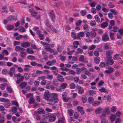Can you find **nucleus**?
<instances>
[{
    "mask_svg": "<svg viewBox=\"0 0 123 123\" xmlns=\"http://www.w3.org/2000/svg\"><path fill=\"white\" fill-rule=\"evenodd\" d=\"M19 31L22 32H25L26 30L25 28L23 27L20 26L19 27Z\"/></svg>",
    "mask_w": 123,
    "mask_h": 123,
    "instance_id": "48",
    "label": "nucleus"
},
{
    "mask_svg": "<svg viewBox=\"0 0 123 123\" xmlns=\"http://www.w3.org/2000/svg\"><path fill=\"white\" fill-rule=\"evenodd\" d=\"M101 39L99 37H98L95 38L94 40V42L95 43L99 42L100 41Z\"/></svg>",
    "mask_w": 123,
    "mask_h": 123,
    "instance_id": "51",
    "label": "nucleus"
},
{
    "mask_svg": "<svg viewBox=\"0 0 123 123\" xmlns=\"http://www.w3.org/2000/svg\"><path fill=\"white\" fill-rule=\"evenodd\" d=\"M77 51L76 52L77 53H79L81 54L83 52V50L81 48H78L77 49Z\"/></svg>",
    "mask_w": 123,
    "mask_h": 123,
    "instance_id": "53",
    "label": "nucleus"
},
{
    "mask_svg": "<svg viewBox=\"0 0 123 123\" xmlns=\"http://www.w3.org/2000/svg\"><path fill=\"white\" fill-rule=\"evenodd\" d=\"M80 13L83 16H84L86 14V12L85 10H82L81 11Z\"/></svg>",
    "mask_w": 123,
    "mask_h": 123,
    "instance_id": "56",
    "label": "nucleus"
},
{
    "mask_svg": "<svg viewBox=\"0 0 123 123\" xmlns=\"http://www.w3.org/2000/svg\"><path fill=\"white\" fill-rule=\"evenodd\" d=\"M97 31L98 33L100 35L102 34L103 32V30L101 29H98Z\"/></svg>",
    "mask_w": 123,
    "mask_h": 123,
    "instance_id": "62",
    "label": "nucleus"
},
{
    "mask_svg": "<svg viewBox=\"0 0 123 123\" xmlns=\"http://www.w3.org/2000/svg\"><path fill=\"white\" fill-rule=\"evenodd\" d=\"M82 22V21L81 20H79L75 23V25L76 26H80L81 25Z\"/></svg>",
    "mask_w": 123,
    "mask_h": 123,
    "instance_id": "43",
    "label": "nucleus"
},
{
    "mask_svg": "<svg viewBox=\"0 0 123 123\" xmlns=\"http://www.w3.org/2000/svg\"><path fill=\"white\" fill-rule=\"evenodd\" d=\"M3 105L5 107L8 108L10 107V106L11 105V104L10 102L5 103L3 104Z\"/></svg>",
    "mask_w": 123,
    "mask_h": 123,
    "instance_id": "29",
    "label": "nucleus"
},
{
    "mask_svg": "<svg viewBox=\"0 0 123 123\" xmlns=\"http://www.w3.org/2000/svg\"><path fill=\"white\" fill-rule=\"evenodd\" d=\"M56 119V117L55 115H52L50 116L49 119V121L51 122H53Z\"/></svg>",
    "mask_w": 123,
    "mask_h": 123,
    "instance_id": "13",
    "label": "nucleus"
},
{
    "mask_svg": "<svg viewBox=\"0 0 123 123\" xmlns=\"http://www.w3.org/2000/svg\"><path fill=\"white\" fill-rule=\"evenodd\" d=\"M108 6L109 7L111 8L114 7L113 4L111 2H110L108 4Z\"/></svg>",
    "mask_w": 123,
    "mask_h": 123,
    "instance_id": "63",
    "label": "nucleus"
},
{
    "mask_svg": "<svg viewBox=\"0 0 123 123\" xmlns=\"http://www.w3.org/2000/svg\"><path fill=\"white\" fill-rule=\"evenodd\" d=\"M94 100V99L92 97H89L88 99V101L89 103H92Z\"/></svg>",
    "mask_w": 123,
    "mask_h": 123,
    "instance_id": "41",
    "label": "nucleus"
},
{
    "mask_svg": "<svg viewBox=\"0 0 123 123\" xmlns=\"http://www.w3.org/2000/svg\"><path fill=\"white\" fill-rule=\"evenodd\" d=\"M16 18H15L14 16L12 15L9 16L7 18V20L10 21H13L14 20H16Z\"/></svg>",
    "mask_w": 123,
    "mask_h": 123,
    "instance_id": "15",
    "label": "nucleus"
},
{
    "mask_svg": "<svg viewBox=\"0 0 123 123\" xmlns=\"http://www.w3.org/2000/svg\"><path fill=\"white\" fill-rule=\"evenodd\" d=\"M102 110V108L100 107H99L95 110V112L96 114H99L101 113Z\"/></svg>",
    "mask_w": 123,
    "mask_h": 123,
    "instance_id": "17",
    "label": "nucleus"
},
{
    "mask_svg": "<svg viewBox=\"0 0 123 123\" xmlns=\"http://www.w3.org/2000/svg\"><path fill=\"white\" fill-rule=\"evenodd\" d=\"M7 84L6 83L2 84L0 86V88L2 90H4L6 86L7 85Z\"/></svg>",
    "mask_w": 123,
    "mask_h": 123,
    "instance_id": "45",
    "label": "nucleus"
},
{
    "mask_svg": "<svg viewBox=\"0 0 123 123\" xmlns=\"http://www.w3.org/2000/svg\"><path fill=\"white\" fill-rule=\"evenodd\" d=\"M50 70L52 71L53 73H54L55 75H56L58 74L57 73L59 71V70L56 67L53 66L51 68Z\"/></svg>",
    "mask_w": 123,
    "mask_h": 123,
    "instance_id": "8",
    "label": "nucleus"
},
{
    "mask_svg": "<svg viewBox=\"0 0 123 123\" xmlns=\"http://www.w3.org/2000/svg\"><path fill=\"white\" fill-rule=\"evenodd\" d=\"M69 86L70 88L72 89H74L75 86V85L73 83H71L70 84Z\"/></svg>",
    "mask_w": 123,
    "mask_h": 123,
    "instance_id": "54",
    "label": "nucleus"
},
{
    "mask_svg": "<svg viewBox=\"0 0 123 123\" xmlns=\"http://www.w3.org/2000/svg\"><path fill=\"white\" fill-rule=\"evenodd\" d=\"M24 79V77L23 76H22L21 78L18 79H17V80L16 81V83L17 84H18L20 82L22 81H23V80Z\"/></svg>",
    "mask_w": 123,
    "mask_h": 123,
    "instance_id": "26",
    "label": "nucleus"
},
{
    "mask_svg": "<svg viewBox=\"0 0 123 123\" xmlns=\"http://www.w3.org/2000/svg\"><path fill=\"white\" fill-rule=\"evenodd\" d=\"M51 94L49 91H47L45 92L43 96V98L48 102L50 98L51 97Z\"/></svg>",
    "mask_w": 123,
    "mask_h": 123,
    "instance_id": "3",
    "label": "nucleus"
},
{
    "mask_svg": "<svg viewBox=\"0 0 123 123\" xmlns=\"http://www.w3.org/2000/svg\"><path fill=\"white\" fill-rule=\"evenodd\" d=\"M94 18L95 19L96 21L97 22L99 23L100 21V19L97 15H96L95 16Z\"/></svg>",
    "mask_w": 123,
    "mask_h": 123,
    "instance_id": "58",
    "label": "nucleus"
},
{
    "mask_svg": "<svg viewBox=\"0 0 123 123\" xmlns=\"http://www.w3.org/2000/svg\"><path fill=\"white\" fill-rule=\"evenodd\" d=\"M85 59L84 58V56L83 55H80L79 59V61L80 62H83L85 61Z\"/></svg>",
    "mask_w": 123,
    "mask_h": 123,
    "instance_id": "44",
    "label": "nucleus"
},
{
    "mask_svg": "<svg viewBox=\"0 0 123 123\" xmlns=\"http://www.w3.org/2000/svg\"><path fill=\"white\" fill-rule=\"evenodd\" d=\"M80 45V43L78 41H74L73 43V47L75 48L76 49L78 47V45Z\"/></svg>",
    "mask_w": 123,
    "mask_h": 123,
    "instance_id": "14",
    "label": "nucleus"
},
{
    "mask_svg": "<svg viewBox=\"0 0 123 123\" xmlns=\"http://www.w3.org/2000/svg\"><path fill=\"white\" fill-rule=\"evenodd\" d=\"M102 39L103 41L106 42L109 40L108 36L107 33H105L103 34L102 37Z\"/></svg>",
    "mask_w": 123,
    "mask_h": 123,
    "instance_id": "9",
    "label": "nucleus"
},
{
    "mask_svg": "<svg viewBox=\"0 0 123 123\" xmlns=\"http://www.w3.org/2000/svg\"><path fill=\"white\" fill-rule=\"evenodd\" d=\"M8 72L6 69H4L2 71V74L5 75H7V74H8Z\"/></svg>",
    "mask_w": 123,
    "mask_h": 123,
    "instance_id": "40",
    "label": "nucleus"
},
{
    "mask_svg": "<svg viewBox=\"0 0 123 123\" xmlns=\"http://www.w3.org/2000/svg\"><path fill=\"white\" fill-rule=\"evenodd\" d=\"M14 27V25H9L7 26V29L8 30H10L12 29Z\"/></svg>",
    "mask_w": 123,
    "mask_h": 123,
    "instance_id": "33",
    "label": "nucleus"
},
{
    "mask_svg": "<svg viewBox=\"0 0 123 123\" xmlns=\"http://www.w3.org/2000/svg\"><path fill=\"white\" fill-rule=\"evenodd\" d=\"M46 77L49 80H52L53 79V76L52 75L47 74L46 75Z\"/></svg>",
    "mask_w": 123,
    "mask_h": 123,
    "instance_id": "57",
    "label": "nucleus"
},
{
    "mask_svg": "<svg viewBox=\"0 0 123 123\" xmlns=\"http://www.w3.org/2000/svg\"><path fill=\"white\" fill-rule=\"evenodd\" d=\"M76 33L74 31L71 32L72 37L73 38L76 39L78 38L76 37Z\"/></svg>",
    "mask_w": 123,
    "mask_h": 123,
    "instance_id": "34",
    "label": "nucleus"
},
{
    "mask_svg": "<svg viewBox=\"0 0 123 123\" xmlns=\"http://www.w3.org/2000/svg\"><path fill=\"white\" fill-rule=\"evenodd\" d=\"M84 35V32H80L77 34V36L79 37H83Z\"/></svg>",
    "mask_w": 123,
    "mask_h": 123,
    "instance_id": "37",
    "label": "nucleus"
},
{
    "mask_svg": "<svg viewBox=\"0 0 123 123\" xmlns=\"http://www.w3.org/2000/svg\"><path fill=\"white\" fill-rule=\"evenodd\" d=\"M109 108L106 107L103 111V112L107 114H108L109 113Z\"/></svg>",
    "mask_w": 123,
    "mask_h": 123,
    "instance_id": "35",
    "label": "nucleus"
},
{
    "mask_svg": "<svg viewBox=\"0 0 123 123\" xmlns=\"http://www.w3.org/2000/svg\"><path fill=\"white\" fill-rule=\"evenodd\" d=\"M100 118L101 119V123H108V121L105 118H103V116H100Z\"/></svg>",
    "mask_w": 123,
    "mask_h": 123,
    "instance_id": "21",
    "label": "nucleus"
},
{
    "mask_svg": "<svg viewBox=\"0 0 123 123\" xmlns=\"http://www.w3.org/2000/svg\"><path fill=\"white\" fill-rule=\"evenodd\" d=\"M116 117V116L115 114H112L110 117V118L111 121L112 122L114 121Z\"/></svg>",
    "mask_w": 123,
    "mask_h": 123,
    "instance_id": "32",
    "label": "nucleus"
},
{
    "mask_svg": "<svg viewBox=\"0 0 123 123\" xmlns=\"http://www.w3.org/2000/svg\"><path fill=\"white\" fill-rule=\"evenodd\" d=\"M50 15L52 19V21L53 22H54V20L53 19L55 18V17L54 13L53 12V10L51 11V12H50Z\"/></svg>",
    "mask_w": 123,
    "mask_h": 123,
    "instance_id": "19",
    "label": "nucleus"
},
{
    "mask_svg": "<svg viewBox=\"0 0 123 123\" xmlns=\"http://www.w3.org/2000/svg\"><path fill=\"white\" fill-rule=\"evenodd\" d=\"M21 46L23 47L26 48L29 47L30 45V43L26 42H25L21 43Z\"/></svg>",
    "mask_w": 123,
    "mask_h": 123,
    "instance_id": "11",
    "label": "nucleus"
},
{
    "mask_svg": "<svg viewBox=\"0 0 123 123\" xmlns=\"http://www.w3.org/2000/svg\"><path fill=\"white\" fill-rule=\"evenodd\" d=\"M28 59L32 61L35 60L36 59L35 57L33 55H29L27 57Z\"/></svg>",
    "mask_w": 123,
    "mask_h": 123,
    "instance_id": "31",
    "label": "nucleus"
},
{
    "mask_svg": "<svg viewBox=\"0 0 123 123\" xmlns=\"http://www.w3.org/2000/svg\"><path fill=\"white\" fill-rule=\"evenodd\" d=\"M96 22L95 20L91 21L90 22V25L92 26H94L96 25Z\"/></svg>",
    "mask_w": 123,
    "mask_h": 123,
    "instance_id": "47",
    "label": "nucleus"
},
{
    "mask_svg": "<svg viewBox=\"0 0 123 123\" xmlns=\"http://www.w3.org/2000/svg\"><path fill=\"white\" fill-rule=\"evenodd\" d=\"M83 28L85 31H88V26L87 25L85 24L83 26Z\"/></svg>",
    "mask_w": 123,
    "mask_h": 123,
    "instance_id": "27",
    "label": "nucleus"
},
{
    "mask_svg": "<svg viewBox=\"0 0 123 123\" xmlns=\"http://www.w3.org/2000/svg\"><path fill=\"white\" fill-rule=\"evenodd\" d=\"M110 11L111 12L113 13L114 15H117V14L118 12L117 11H115L113 9H111Z\"/></svg>",
    "mask_w": 123,
    "mask_h": 123,
    "instance_id": "61",
    "label": "nucleus"
},
{
    "mask_svg": "<svg viewBox=\"0 0 123 123\" xmlns=\"http://www.w3.org/2000/svg\"><path fill=\"white\" fill-rule=\"evenodd\" d=\"M107 68L110 72V74L113 72L114 71V69L111 67L110 66L108 67Z\"/></svg>",
    "mask_w": 123,
    "mask_h": 123,
    "instance_id": "38",
    "label": "nucleus"
},
{
    "mask_svg": "<svg viewBox=\"0 0 123 123\" xmlns=\"http://www.w3.org/2000/svg\"><path fill=\"white\" fill-rule=\"evenodd\" d=\"M99 91L101 92H104L106 94H107L108 93V92L107 90L103 87H102L101 88L99 89Z\"/></svg>",
    "mask_w": 123,
    "mask_h": 123,
    "instance_id": "23",
    "label": "nucleus"
},
{
    "mask_svg": "<svg viewBox=\"0 0 123 123\" xmlns=\"http://www.w3.org/2000/svg\"><path fill=\"white\" fill-rule=\"evenodd\" d=\"M89 94L90 95H94L96 93V92L93 90H90L89 91Z\"/></svg>",
    "mask_w": 123,
    "mask_h": 123,
    "instance_id": "46",
    "label": "nucleus"
},
{
    "mask_svg": "<svg viewBox=\"0 0 123 123\" xmlns=\"http://www.w3.org/2000/svg\"><path fill=\"white\" fill-rule=\"evenodd\" d=\"M68 112L69 115L70 116H72L73 114V110L71 109H69L68 110Z\"/></svg>",
    "mask_w": 123,
    "mask_h": 123,
    "instance_id": "50",
    "label": "nucleus"
},
{
    "mask_svg": "<svg viewBox=\"0 0 123 123\" xmlns=\"http://www.w3.org/2000/svg\"><path fill=\"white\" fill-rule=\"evenodd\" d=\"M118 32L117 35V39H120L123 36V29H121L118 31Z\"/></svg>",
    "mask_w": 123,
    "mask_h": 123,
    "instance_id": "5",
    "label": "nucleus"
},
{
    "mask_svg": "<svg viewBox=\"0 0 123 123\" xmlns=\"http://www.w3.org/2000/svg\"><path fill=\"white\" fill-rule=\"evenodd\" d=\"M113 52V51L112 50H108L106 52L105 58L106 60L111 65L113 64L114 63L111 56Z\"/></svg>",
    "mask_w": 123,
    "mask_h": 123,
    "instance_id": "1",
    "label": "nucleus"
},
{
    "mask_svg": "<svg viewBox=\"0 0 123 123\" xmlns=\"http://www.w3.org/2000/svg\"><path fill=\"white\" fill-rule=\"evenodd\" d=\"M113 58L114 60H118L119 58L118 54H117L114 55L113 57Z\"/></svg>",
    "mask_w": 123,
    "mask_h": 123,
    "instance_id": "52",
    "label": "nucleus"
},
{
    "mask_svg": "<svg viewBox=\"0 0 123 123\" xmlns=\"http://www.w3.org/2000/svg\"><path fill=\"white\" fill-rule=\"evenodd\" d=\"M82 99L83 103H85L87 101V98L85 96H83L82 97Z\"/></svg>",
    "mask_w": 123,
    "mask_h": 123,
    "instance_id": "59",
    "label": "nucleus"
},
{
    "mask_svg": "<svg viewBox=\"0 0 123 123\" xmlns=\"http://www.w3.org/2000/svg\"><path fill=\"white\" fill-rule=\"evenodd\" d=\"M0 101L1 102L6 103L10 102L9 99L3 98H1L0 99Z\"/></svg>",
    "mask_w": 123,
    "mask_h": 123,
    "instance_id": "25",
    "label": "nucleus"
},
{
    "mask_svg": "<svg viewBox=\"0 0 123 123\" xmlns=\"http://www.w3.org/2000/svg\"><path fill=\"white\" fill-rule=\"evenodd\" d=\"M27 83L25 82L21 83L19 84V86L21 88L25 87L27 85Z\"/></svg>",
    "mask_w": 123,
    "mask_h": 123,
    "instance_id": "30",
    "label": "nucleus"
},
{
    "mask_svg": "<svg viewBox=\"0 0 123 123\" xmlns=\"http://www.w3.org/2000/svg\"><path fill=\"white\" fill-rule=\"evenodd\" d=\"M29 12L31 13V15L34 18H35L37 15V12L34 11V9L31 8L29 10Z\"/></svg>",
    "mask_w": 123,
    "mask_h": 123,
    "instance_id": "7",
    "label": "nucleus"
},
{
    "mask_svg": "<svg viewBox=\"0 0 123 123\" xmlns=\"http://www.w3.org/2000/svg\"><path fill=\"white\" fill-rule=\"evenodd\" d=\"M58 95L57 93H53L51 94V97L48 101V104L49 105H53L57 103L59 99L57 98Z\"/></svg>",
    "mask_w": 123,
    "mask_h": 123,
    "instance_id": "2",
    "label": "nucleus"
},
{
    "mask_svg": "<svg viewBox=\"0 0 123 123\" xmlns=\"http://www.w3.org/2000/svg\"><path fill=\"white\" fill-rule=\"evenodd\" d=\"M27 52L29 54H33L34 51L32 50L31 48H29L26 49Z\"/></svg>",
    "mask_w": 123,
    "mask_h": 123,
    "instance_id": "22",
    "label": "nucleus"
},
{
    "mask_svg": "<svg viewBox=\"0 0 123 123\" xmlns=\"http://www.w3.org/2000/svg\"><path fill=\"white\" fill-rule=\"evenodd\" d=\"M67 86V84L66 83L62 84L61 85V87L62 89H64Z\"/></svg>",
    "mask_w": 123,
    "mask_h": 123,
    "instance_id": "49",
    "label": "nucleus"
},
{
    "mask_svg": "<svg viewBox=\"0 0 123 123\" xmlns=\"http://www.w3.org/2000/svg\"><path fill=\"white\" fill-rule=\"evenodd\" d=\"M53 83V84L55 86H57L59 84L58 83V81L54 79L52 81Z\"/></svg>",
    "mask_w": 123,
    "mask_h": 123,
    "instance_id": "42",
    "label": "nucleus"
},
{
    "mask_svg": "<svg viewBox=\"0 0 123 123\" xmlns=\"http://www.w3.org/2000/svg\"><path fill=\"white\" fill-rule=\"evenodd\" d=\"M20 55L21 57L22 58H25L26 55V52L24 51H21Z\"/></svg>",
    "mask_w": 123,
    "mask_h": 123,
    "instance_id": "28",
    "label": "nucleus"
},
{
    "mask_svg": "<svg viewBox=\"0 0 123 123\" xmlns=\"http://www.w3.org/2000/svg\"><path fill=\"white\" fill-rule=\"evenodd\" d=\"M108 25V23L107 22H104L101 25V26L103 28H104L106 27Z\"/></svg>",
    "mask_w": 123,
    "mask_h": 123,
    "instance_id": "18",
    "label": "nucleus"
},
{
    "mask_svg": "<svg viewBox=\"0 0 123 123\" xmlns=\"http://www.w3.org/2000/svg\"><path fill=\"white\" fill-rule=\"evenodd\" d=\"M100 103V101H95L93 102L92 105L93 106H96L99 105Z\"/></svg>",
    "mask_w": 123,
    "mask_h": 123,
    "instance_id": "36",
    "label": "nucleus"
},
{
    "mask_svg": "<svg viewBox=\"0 0 123 123\" xmlns=\"http://www.w3.org/2000/svg\"><path fill=\"white\" fill-rule=\"evenodd\" d=\"M15 68L13 67H12L10 68L8 72V74L10 77L12 76L13 74L15 73Z\"/></svg>",
    "mask_w": 123,
    "mask_h": 123,
    "instance_id": "6",
    "label": "nucleus"
},
{
    "mask_svg": "<svg viewBox=\"0 0 123 123\" xmlns=\"http://www.w3.org/2000/svg\"><path fill=\"white\" fill-rule=\"evenodd\" d=\"M38 111L34 112V113L33 115L35 116L37 114H44L45 111L44 109L42 108H39L37 109Z\"/></svg>",
    "mask_w": 123,
    "mask_h": 123,
    "instance_id": "4",
    "label": "nucleus"
},
{
    "mask_svg": "<svg viewBox=\"0 0 123 123\" xmlns=\"http://www.w3.org/2000/svg\"><path fill=\"white\" fill-rule=\"evenodd\" d=\"M65 119L62 117H60L58 120L57 122L55 123H65L64 122Z\"/></svg>",
    "mask_w": 123,
    "mask_h": 123,
    "instance_id": "16",
    "label": "nucleus"
},
{
    "mask_svg": "<svg viewBox=\"0 0 123 123\" xmlns=\"http://www.w3.org/2000/svg\"><path fill=\"white\" fill-rule=\"evenodd\" d=\"M57 80L59 81L62 82L64 81V79L63 77L61 74H58L57 77Z\"/></svg>",
    "mask_w": 123,
    "mask_h": 123,
    "instance_id": "12",
    "label": "nucleus"
},
{
    "mask_svg": "<svg viewBox=\"0 0 123 123\" xmlns=\"http://www.w3.org/2000/svg\"><path fill=\"white\" fill-rule=\"evenodd\" d=\"M77 88L78 90V92L79 94H82L84 93V90L83 88L79 86H77Z\"/></svg>",
    "mask_w": 123,
    "mask_h": 123,
    "instance_id": "10",
    "label": "nucleus"
},
{
    "mask_svg": "<svg viewBox=\"0 0 123 123\" xmlns=\"http://www.w3.org/2000/svg\"><path fill=\"white\" fill-rule=\"evenodd\" d=\"M100 60V58L98 56L95 57L94 59V62L97 64H98L99 63Z\"/></svg>",
    "mask_w": 123,
    "mask_h": 123,
    "instance_id": "20",
    "label": "nucleus"
},
{
    "mask_svg": "<svg viewBox=\"0 0 123 123\" xmlns=\"http://www.w3.org/2000/svg\"><path fill=\"white\" fill-rule=\"evenodd\" d=\"M104 48L106 49H110L111 46L110 45L105 44L104 46Z\"/></svg>",
    "mask_w": 123,
    "mask_h": 123,
    "instance_id": "60",
    "label": "nucleus"
},
{
    "mask_svg": "<svg viewBox=\"0 0 123 123\" xmlns=\"http://www.w3.org/2000/svg\"><path fill=\"white\" fill-rule=\"evenodd\" d=\"M91 37L92 38H94L96 35L97 34L95 31H91L90 32Z\"/></svg>",
    "mask_w": 123,
    "mask_h": 123,
    "instance_id": "39",
    "label": "nucleus"
},
{
    "mask_svg": "<svg viewBox=\"0 0 123 123\" xmlns=\"http://www.w3.org/2000/svg\"><path fill=\"white\" fill-rule=\"evenodd\" d=\"M61 60L62 61H64L66 59V57L64 56H62L61 55H60L59 56Z\"/></svg>",
    "mask_w": 123,
    "mask_h": 123,
    "instance_id": "55",
    "label": "nucleus"
},
{
    "mask_svg": "<svg viewBox=\"0 0 123 123\" xmlns=\"http://www.w3.org/2000/svg\"><path fill=\"white\" fill-rule=\"evenodd\" d=\"M110 36V37L112 40H114L115 38L114 37V33L112 32H111V31H109Z\"/></svg>",
    "mask_w": 123,
    "mask_h": 123,
    "instance_id": "24",
    "label": "nucleus"
},
{
    "mask_svg": "<svg viewBox=\"0 0 123 123\" xmlns=\"http://www.w3.org/2000/svg\"><path fill=\"white\" fill-rule=\"evenodd\" d=\"M47 83L46 81L45 80H43L41 82V84L42 85H45Z\"/></svg>",
    "mask_w": 123,
    "mask_h": 123,
    "instance_id": "64",
    "label": "nucleus"
}]
</instances>
